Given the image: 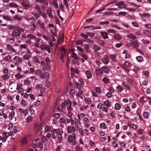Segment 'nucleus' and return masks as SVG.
<instances>
[{"label":"nucleus","instance_id":"62","mask_svg":"<svg viewBox=\"0 0 151 151\" xmlns=\"http://www.w3.org/2000/svg\"><path fill=\"white\" fill-rule=\"evenodd\" d=\"M81 35L82 37H84L86 38H87L88 37V35H86L83 33H81Z\"/></svg>","mask_w":151,"mask_h":151},{"label":"nucleus","instance_id":"13","mask_svg":"<svg viewBox=\"0 0 151 151\" xmlns=\"http://www.w3.org/2000/svg\"><path fill=\"white\" fill-rule=\"evenodd\" d=\"M22 86V84H18L17 85V89L18 90H20V91H22V88H21Z\"/></svg>","mask_w":151,"mask_h":151},{"label":"nucleus","instance_id":"31","mask_svg":"<svg viewBox=\"0 0 151 151\" xmlns=\"http://www.w3.org/2000/svg\"><path fill=\"white\" fill-rule=\"evenodd\" d=\"M9 77V76L7 74H5L2 77V78L3 80H5L8 79Z\"/></svg>","mask_w":151,"mask_h":151},{"label":"nucleus","instance_id":"30","mask_svg":"<svg viewBox=\"0 0 151 151\" xmlns=\"http://www.w3.org/2000/svg\"><path fill=\"white\" fill-rule=\"evenodd\" d=\"M127 36L129 38H131V39H135L136 38V37L135 35H132V34H129V35H128Z\"/></svg>","mask_w":151,"mask_h":151},{"label":"nucleus","instance_id":"6","mask_svg":"<svg viewBox=\"0 0 151 151\" xmlns=\"http://www.w3.org/2000/svg\"><path fill=\"white\" fill-rule=\"evenodd\" d=\"M101 34L103 37L105 39H107L108 37V33L104 32H101Z\"/></svg>","mask_w":151,"mask_h":151},{"label":"nucleus","instance_id":"20","mask_svg":"<svg viewBox=\"0 0 151 151\" xmlns=\"http://www.w3.org/2000/svg\"><path fill=\"white\" fill-rule=\"evenodd\" d=\"M11 57L9 55L6 57L4 58V60L6 61H11Z\"/></svg>","mask_w":151,"mask_h":151},{"label":"nucleus","instance_id":"18","mask_svg":"<svg viewBox=\"0 0 151 151\" xmlns=\"http://www.w3.org/2000/svg\"><path fill=\"white\" fill-rule=\"evenodd\" d=\"M121 107V106L119 103H117L115 104V108L117 110L119 109Z\"/></svg>","mask_w":151,"mask_h":151},{"label":"nucleus","instance_id":"36","mask_svg":"<svg viewBox=\"0 0 151 151\" xmlns=\"http://www.w3.org/2000/svg\"><path fill=\"white\" fill-rule=\"evenodd\" d=\"M15 76L17 78L20 79L23 76L21 75L19 73H18L15 75Z\"/></svg>","mask_w":151,"mask_h":151},{"label":"nucleus","instance_id":"24","mask_svg":"<svg viewBox=\"0 0 151 151\" xmlns=\"http://www.w3.org/2000/svg\"><path fill=\"white\" fill-rule=\"evenodd\" d=\"M3 18L6 20L7 21H12V19L9 17L6 16H3Z\"/></svg>","mask_w":151,"mask_h":151},{"label":"nucleus","instance_id":"34","mask_svg":"<svg viewBox=\"0 0 151 151\" xmlns=\"http://www.w3.org/2000/svg\"><path fill=\"white\" fill-rule=\"evenodd\" d=\"M14 19L17 20L18 21H20L22 19L21 17H18L17 15H15L14 17Z\"/></svg>","mask_w":151,"mask_h":151},{"label":"nucleus","instance_id":"19","mask_svg":"<svg viewBox=\"0 0 151 151\" xmlns=\"http://www.w3.org/2000/svg\"><path fill=\"white\" fill-rule=\"evenodd\" d=\"M64 55H64V53L62 52V53H61L60 57V58L63 63L64 61Z\"/></svg>","mask_w":151,"mask_h":151},{"label":"nucleus","instance_id":"50","mask_svg":"<svg viewBox=\"0 0 151 151\" xmlns=\"http://www.w3.org/2000/svg\"><path fill=\"white\" fill-rule=\"evenodd\" d=\"M94 48L96 51H98L100 50V47L99 46L96 45L94 46Z\"/></svg>","mask_w":151,"mask_h":151},{"label":"nucleus","instance_id":"40","mask_svg":"<svg viewBox=\"0 0 151 151\" xmlns=\"http://www.w3.org/2000/svg\"><path fill=\"white\" fill-rule=\"evenodd\" d=\"M127 82L131 84H133V81L130 78H128L127 79Z\"/></svg>","mask_w":151,"mask_h":151},{"label":"nucleus","instance_id":"22","mask_svg":"<svg viewBox=\"0 0 151 151\" xmlns=\"http://www.w3.org/2000/svg\"><path fill=\"white\" fill-rule=\"evenodd\" d=\"M147 100V98H145L144 97H142L139 99V101L141 102H142V101L145 102Z\"/></svg>","mask_w":151,"mask_h":151},{"label":"nucleus","instance_id":"35","mask_svg":"<svg viewBox=\"0 0 151 151\" xmlns=\"http://www.w3.org/2000/svg\"><path fill=\"white\" fill-rule=\"evenodd\" d=\"M27 102L26 101L22 99L21 100V104L22 105L25 106L27 105Z\"/></svg>","mask_w":151,"mask_h":151},{"label":"nucleus","instance_id":"32","mask_svg":"<svg viewBox=\"0 0 151 151\" xmlns=\"http://www.w3.org/2000/svg\"><path fill=\"white\" fill-rule=\"evenodd\" d=\"M50 82L48 79L46 80L45 82V86L47 87H49L50 85Z\"/></svg>","mask_w":151,"mask_h":151},{"label":"nucleus","instance_id":"48","mask_svg":"<svg viewBox=\"0 0 151 151\" xmlns=\"http://www.w3.org/2000/svg\"><path fill=\"white\" fill-rule=\"evenodd\" d=\"M45 78L49 79V74L48 72H46L45 73Z\"/></svg>","mask_w":151,"mask_h":151},{"label":"nucleus","instance_id":"33","mask_svg":"<svg viewBox=\"0 0 151 151\" xmlns=\"http://www.w3.org/2000/svg\"><path fill=\"white\" fill-rule=\"evenodd\" d=\"M124 64L127 67H130L132 65L131 63L128 61L125 62Z\"/></svg>","mask_w":151,"mask_h":151},{"label":"nucleus","instance_id":"10","mask_svg":"<svg viewBox=\"0 0 151 151\" xmlns=\"http://www.w3.org/2000/svg\"><path fill=\"white\" fill-rule=\"evenodd\" d=\"M86 73L87 75V77L88 78H91V74L90 72L88 70L86 71Z\"/></svg>","mask_w":151,"mask_h":151},{"label":"nucleus","instance_id":"1","mask_svg":"<svg viewBox=\"0 0 151 151\" xmlns=\"http://www.w3.org/2000/svg\"><path fill=\"white\" fill-rule=\"evenodd\" d=\"M23 31V30L19 26H17L15 29L13 30L12 35L13 37H19L21 34V32Z\"/></svg>","mask_w":151,"mask_h":151},{"label":"nucleus","instance_id":"63","mask_svg":"<svg viewBox=\"0 0 151 151\" xmlns=\"http://www.w3.org/2000/svg\"><path fill=\"white\" fill-rule=\"evenodd\" d=\"M110 116L113 118H115L116 117L114 114V111H112L110 113Z\"/></svg>","mask_w":151,"mask_h":151},{"label":"nucleus","instance_id":"58","mask_svg":"<svg viewBox=\"0 0 151 151\" xmlns=\"http://www.w3.org/2000/svg\"><path fill=\"white\" fill-rule=\"evenodd\" d=\"M58 136L59 140L60 141H61L62 138L61 134L60 133H59Z\"/></svg>","mask_w":151,"mask_h":151},{"label":"nucleus","instance_id":"21","mask_svg":"<svg viewBox=\"0 0 151 151\" xmlns=\"http://www.w3.org/2000/svg\"><path fill=\"white\" fill-rule=\"evenodd\" d=\"M116 88L117 89V91L119 92H120L122 91L124 89L123 88L119 86H116Z\"/></svg>","mask_w":151,"mask_h":151},{"label":"nucleus","instance_id":"28","mask_svg":"<svg viewBox=\"0 0 151 151\" xmlns=\"http://www.w3.org/2000/svg\"><path fill=\"white\" fill-rule=\"evenodd\" d=\"M7 47L8 48V50H10L12 51V52H14V49L12 48L10 45H7Z\"/></svg>","mask_w":151,"mask_h":151},{"label":"nucleus","instance_id":"23","mask_svg":"<svg viewBox=\"0 0 151 151\" xmlns=\"http://www.w3.org/2000/svg\"><path fill=\"white\" fill-rule=\"evenodd\" d=\"M149 114L148 112H145L143 114V116L145 118L147 119L148 118V116Z\"/></svg>","mask_w":151,"mask_h":151},{"label":"nucleus","instance_id":"54","mask_svg":"<svg viewBox=\"0 0 151 151\" xmlns=\"http://www.w3.org/2000/svg\"><path fill=\"white\" fill-rule=\"evenodd\" d=\"M105 9V8L104 6H103L102 8H101L99 10H97L96 11V13H98V12H101L103 11Z\"/></svg>","mask_w":151,"mask_h":151},{"label":"nucleus","instance_id":"64","mask_svg":"<svg viewBox=\"0 0 151 151\" xmlns=\"http://www.w3.org/2000/svg\"><path fill=\"white\" fill-rule=\"evenodd\" d=\"M145 28L148 29L151 28V25L150 24H146L145 25Z\"/></svg>","mask_w":151,"mask_h":151},{"label":"nucleus","instance_id":"53","mask_svg":"<svg viewBox=\"0 0 151 151\" xmlns=\"http://www.w3.org/2000/svg\"><path fill=\"white\" fill-rule=\"evenodd\" d=\"M143 132V130L142 129H139L138 130L137 132L138 133L140 134H142Z\"/></svg>","mask_w":151,"mask_h":151},{"label":"nucleus","instance_id":"15","mask_svg":"<svg viewBox=\"0 0 151 151\" xmlns=\"http://www.w3.org/2000/svg\"><path fill=\"white\" fill-rule=\"evenodd\" d=\"M15 112L14 111H12L9 114V117L11 118V120H12V118L14 117V116L15 114Z\"/></svg>","mask_w":151,"mask_h":151},{"label":"nucleus","instance_id":"51","mask_svg":"<svg viewBox=\"0 0 151 151\" xmlns=\"http://www.w3.org/2000/svg\"><path fill=\"white\" fill-rule=\"evenodd\" d=\"M27 37L30 38V39H35V37L32 35H31V34H28L27 36Z\"/></svg>","mask_w":151,"mask_h":151},{"label":"nucleus","instance_id":"52","mask_svg":"<svg viewBox=\"0 0 151 151\" xmlns=\"http://www.w3.org/2000/svg\"><path fill=\"white\" fill-rule=\"evenodd\" d=\"M67 110L68 111V112H71L72 110V107L71 106V104L69 105V106L67 107Z\"/></svg>","mask_w":151,"mask_h":151},{"label":"nucleus","instance_id":"3","mask_svg":"<svg viewBox=\"0 0 151 151\" xmlns=\"http://www.w3.org/2000/svg\"><path fill=\"white\" fill-rule=\"evenodd\" d=\"M102 60L104 63L106 64H107L109 63V58L106 56V57L102 59Z\"/></svg>","mask_w":151,"mask_h":151},{"label":"nucleus","instance_id":"59","mask_svg":"<svg viewBox=\"0 0 151 151\" xmlns=\"http://www.w3.org/2000/svg\"><path fill=\"white\" fill-rule=\"evenodd\" d=\"M53 3L55 8H58V5L55 1H53Z\"/></svg>","mask_w":151,"mask_h":151},{"label":"nucleus","instance_id":"12","mask_svg":"<svg viewBox=\"0 0 151 151\" xmlns=\"http://www.w3.org/2000/svg\"><path fill=\"white\" fill-rule=\"evenodd\" d=\"M103 81L106 84H107L109 82V80L107 77H105L103 79Z\"/></svg>","mask_w":151,"mask_h":151},{"label":"nucleus","instance_id":"61","mask_svg":"<svg viewBox=\"0 0 151 151\" xmlns=\"http://www.w3.org/2000/svg\"><path fill=\"white\" fill-rule=\"evenodd\" d=\"M142 41L144 44H147L150 42V41L147 39L142 40Z\"/></svg>","mask_w":151,"mask_h":151},{"label":"nucleus","instance_id":"38","mask_svg":"<svg viewBox=\"0 0 151 151\" xmlns=\"http://www.w3.org/2000/svg\"><path fill=\"white\" fill-rule=\"evenodd\" d=\"M60 114L59 113H56L54 114V116L55 117V119H57L60 116Z\"/></svg>","mask_w":151,"mask_h":151},{"label":"nucleus","instance_id":"56","mask_svg":"<svg viewBox=\"0 0 151 151\" xmlns=\"http://www.w3.org/2000/svg\"><path fill=\"white\" fill-rule=\"evenodd\" d=\"M108 31L109 32L113 33L114 34H115L116 33L115 31L113 29H109L108 30Z\"/></svg>","mask_w":151,"mask_h":151},{"label":"nucleus","instance_id":"17","mask_svg":"<svg viewBox=\"0 0 151 151\" xmlns=\"http://www.w3.org/2000/svg\"><path fill=\"white\" fill-rule=\"evenodd\" d=\"M37 23L39 24L40 27L43 28V29H44L45 27L43 23L40 22L39 21H38Z\"/></svg>","mask_w":151,"mask_h":151},{"label":"nucleus","instance_id":"41","mask_svg":"<svg viewBox=\"0 0 151 151\" xmlns=\"http://www.w3.org/2000/svg\"><path fill=\"white\" fill-rule=\"evenodd\" d=\"M76 45H81L83 44V42L81 40H77L76 42Z\"/></svg>","mask_w":151,"mask_h":151},{"label":"nucleus","instance_id":"8","mask_svg":"<svg viewBox=\"0 0 151 151\" xmlns=\"http://www.w3.org/2000/svg\"><path fill=\"white\" fill-rule=\"evenodd\" d=\"M9 6L10 7L17 8L18 6L16 4L13 3H10L9 4Z\"/></svg>","mask_w":151,"mask_h":151},{"label":"nucleus","instance_id":"7","mask_svg":"<svg viewBox=\"0 0 151 151\" xmlns=\"http://www.w3.org/2000/svg\"><path fill=\"white\" fill-rule=\"evenodd\" d=\"M95 72L97 75H101L103 74V71L100 69H97L95 70Z\"/></svg>","mask_w":151,"mask_h":151},{"label":"nucleus","instance_id":"37","mask_svg":"<svg viewBox=\"0 0 151 151\" xmlns=\"http://www.w3.org/2000/svg\"><path fill=\"white\" fill-rule=\"evenodd\" d=\"M33 61L35 63H39V61L37 57H34L33 58Z\"/></svg>","mask_w":151,"mask_h":151},{"label":"nucleus","instance_id":"47","mask_svg":"<svg viewBox=\"0 0 151 151\" xmlns=\"http://www.w3.org/2000/svg\"><path fill=\"white\" fill-rule=\"evenodd\" d=\"M33 118L31 116L28 117L27 119V122H30L32 119Z\"/></svg>","mask_w":151,"mask_h":151},{"label":"nucleus","instance_id":"25","mask_svg":"<svg viewBox=\"0 0 151 151\" xmlns=\"http://www.w3.org/2000/svg\"><path fill=\"white\" fill-rule=\"evenodd\" d=\"M136 58L137 61L139 62H141L143 60V57L141 56H137Z\"/></svg>","mask_w":151,"mask_h":151},{"label":"nucleus","instance_id":"5","mask_svg":"<svg viewBox=\"0 0 151 151\" xmlns=\"http://www.w3.org/2000/svg\"><path fill=\"white\" fill-rule=\"evenodd\" d=\"M130 43L132 45H133L134 47L136 48L139 45L137 42H136L135 41L133 42L132 41H131Z\"/></svg>","mask_w":151,"mask_h":151},{"label":"nucleus","instance_id":"27","mask_svg":"<svg viewBox=\"0 0 151 151\" xmlns=\"http://www.w3.org/2000/svg\"><path fill=\"white\" fill-rule=\"evenodd\" d=\"M94 89L95 91L98 93H101V90L99 87H95Z\"/></svg>","mask_w":151,"mask_h":151},{"label":"nucleus","instance_id":"60","mask_svg":"<svg viewBox=\"0 0 151 151\" xmlns=\"http://www.w3.org/2000/svg\"><path fill=\"white\" fill-rule=\"evenodd\" d=\"M132 24L135 27H137L139 26L138 24L136 22H132Z\"/></svg>","mask_w":151,"mask_h":151},{"label":"nucleus","instance_id":"55","mask_svg":"<svg viewBox=\"0 0 151 151\" xmlns=\"http://www.w3.org/2000/svg\"><path fill=\"white\" fill-rule=\"evenodd\" d=\"M45 66V67L47 68V70H48L50 69V65L48 63H46Z\"/></svg>","mask_w":151,"mask_h":151},{"label":"nucleus","instance_id":"49","mask_svg":"<svg viewBox=\"0 0 151 151\" xmlns=\"http://www.w3.org/2000/svg\"><path fill=\"white\" fill-rule=\"evenodd\" d=\"M109 23V21H106L104 22H100L99 24H108Z\"/></svg>","mask_w":151,"mask_h":151},{"label":"nucleus","instance_id":"43","mask_svg":"<svg viewBox=\"0 0 151 151\" xmlns=\"http://www.w3.org/2000/svg\"><path fill=\"white\" fill-rule=\"evenodd\" d=\"M24 84L25 85H28L30 84V81L28 79H26L24 81Z\"/></svg>","mask_w":151,"mask_h":151},{"label":"nucleus","instance_id":"2","mask_svg":"<svg viewBox=\"0 0 151 151\" xmlns=\"http://www.w3.org/2000/svg\"><path fill=\"white\" fill-rule=\"evenodd\" d=\"M118 7L120 8H123L127 6V5L125 4L124 2H120L116 4Z\"/></svg>","mask_w":151,"mask_h":151},{"label":"nucleus","instance_id":"4","mask_svg":"<svg viewBox=\"0 0 151 151\" xmlns=\"http://www.w3.org/2000/svg\"><path fill=\"white\" fill-rule=\"evenodd\" d=\"M101 69L105 73H109L110 72V70L106 66L102 67Z\"/></svg>","mask_w":151,"mask_h":151},{"label":"nucleus","instance_id":"42","mask_svg":"<svg viewBox=\"0 0 151 151\" xmlns=\"http://www.w3.org/2000/svg\"><path fill=\"white\" fill-rule=\"evenodd\" d=\"M74 138L71 135H69L68 136V141L69 142H71V141L73 140Z\"/></svg>","mask_w":151,"mask_h":151},{"label":"nucleus","instance_id":"29","mask_svg":"<svg viewBox=\"0 0 151 151\" xmlns=\"http://www.w3.org/2000/svg\"><path fill=\"white\" fill-rule=\"evenodd\" d=\"M70 70L72 72L78 73V70L77 69H74L72 67H71L70 68Z\"/></svg>","mask_w":151,"mask_h":151},{"label":"nucleus","instance_id":"11","mask_svg":"<svg viewBox=\"0 0 151 151\" xmlns=\"http://www.w3.org/2000/svg\"><path fill=\"white\" fill-rule=\"evenodd\" d=\"M114 37L115 39L116 40H119L121 39L120 35L119 34H117L116 35H115L114 36Z\"/></svg>","mask_w":151,"mask_h":151},{"label":"nucleus","instance_id":"26","mask_svg":"<svg viewBox=\"0 0 151 151\" xmlns=\"http://www.w3.org/2000/svg\"><path fill=\"white\" fill-rule=\"evenodd\" d=\"M104 103L105 104V105L107 107H110V103L108 101H105L104 102Z\"/></svg>","mask_w":151,"mask_h":151},{"label":"nucleus","instance_id":"16","mask_svg":"<svg viewBox=\"0 0 151 151\" xmlns=\"http://www.w3.org/2000/svg\"><path fill=\"white\" fill-rule=\"evenodd\" d=\"M64 101L65 105V106H68L69 104H71L70 100L69 99H68V100H65Z\"/></svg>","mask_w":151,"mask_h":151},{"label":"nucleus","instance_id":"9","mask_svg":"<svg viewBox=\"0 0 151 151\" xmlns=\"http://www.w3.org/2000/svg\"><path fill=\"white\" fill-rule=\"evenodd\" d=\"M122 85L127 90H129L130 89V87L127 85L126 83L124 82H122Z\"/></svg>","mask_w":151,"mask_h":151},{"label":"nucleus","instance_id":"57","mask_svg":"<svg viewBox=\"0 0 151 151\" xmlns=\"http://www.w3.org/2000/svg\"><path fill=\"white\" fill-rule=\"evenodd\" d=\"M47 1V0H42L41 2H42L43 4L47 5H48V2Z\"/></svg>","mask_w":151,"mask_h":151},{"label":"nucleus","instance_id":"39","mask_svg":"<svg viewBox=\"0 0 151 151\" xmlns=\"http://www.w3.org/2000/svg\"><path fill=\"white\" fill-rule=\"evenodd\" d=\"M45 127L47 131H49L51 130L50 127L48 126L45 125Z\"/></svg>","mask_w":151,"mask_h":151},{"label":"nucleus","instance_id":"45","mask_svg":"<svg viewBox=\"0 0 151 151\" xmlns=\"http://www.w3.org/2000/svg\"><path fill=\"white\" fill-rule=\"evenodd\" d=\"M100 127L102 128L105 129L106 128V125L104 123H102L100 124Z\"/></svg>","mask_w":151,"mask_h":151},{"label":"nucleus","instance_id":"44","mask_svg":"<svg viewBox=\"0 0 151 151\" xmlns=\"http://www.w3.org/2000/svg\"><path fill=\"white\" fill-rule=\"evenodd\" d=\"M67 132L69 133H70L71 132V126H68V127Z\"/></svg>","mask_w":151,"mask_h":151},{"label":"nucleus","instance_id":"14","mask_svg":"<svg viewBox=\"0 0 151 151\" xmlns=\"http://www.w3.org/2000/svg\"><path fill=\"white\" fill-rule=\"evenodd\" d=\"M52 12V10L51 9H50L47 10V13L49 15L50 17H52V15L51 14Z\"/></svg>","mask_w":151,"mask_h":151},{"label":"nucleus","instance_id":"46","mask_svg":"<svg viewBox=\"0 0 151 151\" xmlns=\"http://www.w3.org/2000/svg\"><path fill=\"white\" fill-rule=\"evenodd\" d=\"M47 47V46H46L44 45H41L40 46V47L41 49L42 50L46 49Z\"/></svg>","mask_w":151,"mask_h":151}]
</instances>
